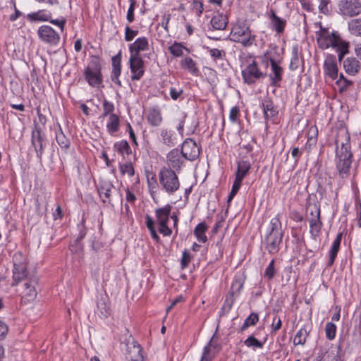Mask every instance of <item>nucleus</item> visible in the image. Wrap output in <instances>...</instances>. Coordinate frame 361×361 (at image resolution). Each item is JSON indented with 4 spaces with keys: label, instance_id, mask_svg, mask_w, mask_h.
<instances>
[{
    "label": "nucleus",
    "instance_id": "obj_1",
    "mask_svg": "<svg viewBox=\"0 0 361 361\" xmlns=\"http://www.w3.org/2000/svg\"><path fill=\"white\" fill-rule=\"evenodd\" d=\"M334 142L336 167L339 176L341 178H345L349 175L353 161L350 135L347 128L341 126L336 129Z\"/></svg>",
    "mask_w": 361,
    "mask_h": 361
},
{
    "label": "nucleus",
    "instance_id": "obj_2",
    "mask_svg": "<svg viewBox=\"0 0 361 361\" xmlns=\"http://www.w3.org/2000/svg\"><path fill=\"white\" fill-rule=\"evenodd\" d=\"M283 235L281 223L279 218L276 216L271 220L270 228L264 239L265 247L270 254L279 251Z\"/></svg>",
    "mask_w": 361,
    "mask_h": 361
},
{
    "label": "nucleus",
    "instance_id": "obj_3",
    "mask_svg": "<svg viewBox=\"0 0 361 361\" xmlns=\"http://www.w3.org/2000/svg\"><path fill=\"white\" fill-rule=\"evenodd\" d=\"M159 181L161 189L168 195H173L180 185L176 173L166 166L163 167L159 173Z\"/></svg>",
    "mask_w": 361,
    "mask_h": 361
},
{
    "label": "nucleus",
    "instance_id": "obj_4",
    "mask_svg": "<svg viewBox=\"0 0 361 361\" xmlns=\"http://www.w3.org/2000/svg\"><path fill=\"white\" fill-rule=\"evenodd\" d=\"M13 264L12 286H14L27 277V258L21 252H16L13 256Z\"/></svg>",
    "mask_w": 361,
    "mask_h": 361
},
{
    "label": "nucleus",
    "instance_id": "obj_5",
    "mask_svg": "<svg viewBox=\"0 0 361 361\" xmlns=\"http://www.w3.org/2000/svg\"><path fill=\"white\" fill-rule=\"evenodd\" d=\"M101 64L97 58H94L85 69L84 75L88 84L92 87H98L102 84V75Z\"/></svg>",
    "mask_w": 361,
    "mask_h": 361
},
{
    "label": "nucleus",
    "instance_id": "obj_6",
    "mask_svg": "<svg viewBox=\"0 0 361 361\" xmlns=\"http://www.w3.org/2000/svg\"><path fill=\"white\" fill-rule=\"evenodd\" d=\"M171 209L172 206L169 204L163 207L155 209L156 221L159 225V231L164 236H170L172 234V230L167 225Z\"/></svg>",
    "mask_w": 361,
    "mask_h": 361
},
{
    "label": "nucleus",
    "instance_id": "obj_7",
    "mask_svg": "<svg viewBox=\"0 0 361 361\" xmlns=\"http://www.w3.org/2000/svg\"><path fill=\"white\" fill-rule=\"evenodd\" d=\"M307 220L310 224V233L312 236H317L322 227L320 218V208L316 204H309L307 207Z\"/></svg>",
    "mask_w": 361,
    "mask_h": 361
},
{
    "label": "nucleus",
    "instance_id": "obj_8",
    "mask_svg": "<svg viewBox=\"0 0 361 361\" xmlns=\"http://www.w3.org/2000/svg\"><path fill=\"white\" fill-rule=\"evenodd\" d=\"M242 76L246 84L252 85L257 80L264 78L267 74L260 71L255 61H252L242 71Z\"/></svg>",
    "mask_w": 361,
    "mask_h": 361
},
{
    "label": "nucleus",
    "instance_id": "obj_9",
    "mask_svg": "<svg viewBox=\"0 0 361 361\" xmlns=\"http://www.w3.org/2000/svg\"><path fill=\"white\" fill-rule=\"evenodd\" d=\"M338 7V13L344 16L353 17L361 13V2L359 0H340Z\"/></svg>",
    "mask_w": 361,
    "mask_h": 361
},
{
    "label": "nucleus",
    "instance_id": "obj_10",
    "mask_svg": "<svg viewBox=\"0 0 361 361\" xmlns=\"http://www.w3.org/2000/svg\"><path fill=\"white\" fill-rule=\"evenodd\" d=\"M39 38L51 45H56L60 41V35L51 26L43 25L37 30Z\"/></svg>",
    "mask_w": 361,
    "mask_h": 361
},
{
    "label": "nucleus",
    "instance_id": "obj_11",
    "mask_svg": "<svg viewBox=\"0 0 361 361\" xmlns=\"http://www.w3.org/2000/svg\"><path fill=\"white\" fill-rule=\"evenodd\" d=\"M341 40L340 35L336 32H332L331 34L324 32L317 38V43L321 49H326L330 47L334 49Z\"/></svg>",
    "mask_w": 361,
    "mask_h": 361
},
{
    "label": "nucleus",
    "instance_id": "obj_12",
    "mask_svg": "<svg viewBox=\"0 0 361 361\" xmlns=\"http://www.w3.org/2000/svg\"><path fill=\"white\" fill-rule=\"evenodd\" d=\"M200 148L197 147V143L192 139H186L181 147L180 152L185 159L190 161L195 160L200 155Z\"/></svg>",
    "mask_w": 361,
    "mask_h": 361
},
{
    "label": "nucleus",
    "instance_id": "obj_13",
    "mask_svg": "<svg viewBox=\"0 0 361 361\" xmlns=\"http://www.w3.org/2000/svg\"><path fill=\"white\" fill-rule=\"evenodd\" d=\"M130 68L132 73L131 80H138L144 75V61L141 56H130Z\"/></svg>",
    "mask_w": 361,
    "mask_h": 361
},
{
    "label": "nucleus",
    "instance_id": "obj_14",
    "mask_svg": "<svg viewBox=\"0 0 361 361\" xmlns=\"http://www.w3.org/2000/svg\"><path fill=\"white\" fill-rule=\"evenodd\" d=\"M184 157L178 149H173L166 155L168 167L175 172H179L184 162Z\"/></svg>",
    "mask_w": 361,
    "mask_h": 361
},
{
    "label": "nucleus",
    "instance_id": "obj_15",
    "mask_svg": "<svg viewBox=\"0 0 361 361\" xmlns=\"http://www.w3.org/2000/svg\"><path fill=\"white\" fill-rule=\"evenodd\" d=\"M126 345V359L128 361H145L142 348L137 341L128 342Z\"/></svg>",
    "mask_w": 361,
    "mask_h": 361
},
{
    "label": "nucleus",
    "instance_id": "obj_16",
    "mask_svg": "<svg viewBox=\"0 0 361 361\" xmlns=\"http://www.w3.org/2000/svg\"><path fill=\"white\" fill-rule=\"evenodd\" d=\"M115 188L111 181L102 179L97 186V190L102 201L104 204L111 203V193Z\"/></svg>",
    "mask_w": 361,
    "mask_h": 361
},
{
    "label": "nucleus",
    "instance_id": "obj_17",
    "mask_svg": "<svg viewBox=\"0 0 361 361\" xmlns=\"http://www.w3.org/2000/svg\"><path fill=\"white\" fill-rule=\"evenodd\" d=\"M271 63V73L269 74L271 85L279 87L283 78V69L279 63L273 58H267Z\"/></svg>",
    "mask_w": 361,
    "mask_h": 361
},
{
    "label": "nucleus",
    "instance_id": "obj_18",
    "mask_svg": "<svg viewBox=\"0 0 361 361\" xmlns=\"http://www.w3.org/2000/svg\"><path fill=\"white\" fill-rule=\"evenodd\" d=\"M324 72L332 80L338 78V68L336 57L334 55L329 54L326 57L324 63Z\"/></svg>",
    "mask_w": 361,
    "mask_h": 361
},
{
    "label": "nucleus",
    "instance_id": "obj_19",
    "mask_svg": "<svg viewBox=\"0 0 361 361\" xmlns=\"http://www.w3.org/2000/svg\"><path fill=\"white\" fill-rule=\"evenodd\" d=\"M32 145L34 147L37 157L41 159L44 153V137L39 128L36 127L32 132Z\"/></svg>",
    "mask_w": 361,
    "mask_h": 361
},
{
    "label": "nucleus",
    "instance_id": "obj_20",
    "mask_svg": "<svg viewBox=\"0 0 361 361\" xmlns=\"http://www.w3.org/2000/svg\"><path fill=\"white\" fill-rule=\"evenodd\" d=\"M147 49H149V42L145 37H138L129 45L130 56H141L140 52Z\"/></svg>",
    "mask_w": 361,
    "mask_h": 361
},
{
    "label": "nucleus",
    "instance_id": "obj_21",
    "mask_svg": "<svg viewBox=\"0 0 361 361\" xmlns=\"http://www.w3.org/2000/svg\"><path fill=\"white\" fill-rule=\"evenodd\" d=\"M244 282L240 278L235 279L233 281L229 291V295L226 299V304L228 306V309L230 310L234 302V295H238L240 293V290L243 287Z\"/></svg>",
    "mask_w": 361,
    "mask_h": 361
},
{
    "label": "nucleus",
    "instance_id": "obj_22",
    "mask_svg": "<svg viewBox=\"0 0 361 361\" xmlns=\"http://www.w3.org/2000/svg\"><path fill=\"white\" fill-rule=\"evenodd\" d=\"M112 71L111 75V80L117 84L118 86H121V82L119 80V76L121 73V53L119 51L116 56L112 57Z\"/></svg>",
    "mask_w": 361,
    "mask_h": 361
},
{
    "label": "nucleus",
    "instance_id": "obj_23",
    "mask_svg": "<svg viewBox=\"0 0 361 361\" xmlns=\"http://www.w3.org/2000/svg\"><path fill=\"white\" fill-rule=\"evenodd\" d=\"M27 282L25 283L24 291L22 292L23 298L27 301L33 300L37 296V290L35 288V284L37 281L36 279L26 278Z\"/></svg>",
    "mask_w": 361,
    "mask_h": 361
},
{
    "label": "nucleus",
    "instance_id": "obj_24",
    "mask_svg": "<svg viewBox=\"0 0 361 361\" xmlns=\"http://www.w3.org/2000/svg\"><path fill=\"white\" fill-rule=\"evenodd\" d=\"M343 67L347 73L353 75L359 72L360 63L356 58L348 57L343 61Z\"/></svg>",
    "mask_w": 361,
    "mask_h": 361
},
{
    "label": "nucleus",
    "instance_id": "obj_25",
    "mask_svg": "<svg viewBox=\"0 0 361 361\" xmlns=\"http://www.w3.org/2000/svg\"><path fill=\"white\" fill-rule=\"evenodd\" d=\"M228 18L225 15L217 14L214 16L210 21L211 25L214 30H224L228 25Z\"/></svg>",
    "mask_w": 361,
    "mask_h": 361
},
{
    "label": "nucleus",
    "instance_id": "obj_26",
    "mask_svg": "<svg viewBox=\"0 0 361 361\" xmlns=\"http://www.w3.org/2000/svg\"><path fill=\"white\" fill-rule=\"evenodd\" d=\"M97 312L99 317L102 318H106L110 314V305L106 298L101 297L97 300Z\"/></svg>",
    "mask_w": 361,
    "mask_h": 361
},
{
    "label": "nucleus",
    "instance_id": "obj_27",
    "mask_svg": "<svg viewBox=\"0 0 361 361\" xmlns=\"http://www.w3.org/2000/svg\"><path fill=\"white\" fill-rule=\"evenodd\" d=\"M180 64L182 68L188 70L192 75L195 76L200 75V70L192 58L189 56L184 58L180 61Z\"/></svg>",
    "mask_w": 361,
    "mask_h": 361
},
{
    "label": "nucleus",
    "instance_id": "obj_28",
    "mask_svg": "<svg viewBox=\"0 0 361 361\" xmlns=\"http://www.w3.org/2000/svg\"><path fill=\"white\" fill-rule=\"evenodd\" d=\"M262 108L266 120L272 118L278 114V110L275 107L274 103L269 99H266L262 102Z\"/></svg>",
    "mask_w": 361,
    "mask_h": 361
},
{
    "label": "nucleus",
    "instance_id": "obj_29",
    "mask_svg": "<svg viewBox=\"0 0 361 361\" xmlns=\"http://www.w3.org/2000/svg\"><path fill=\"white\" fill-rule=\"evenodd\" d=\"M251 165L248 161L241 160L238 162L237 171L235 173V178L238 180L243 181L250 169Z\"/></svg>",
    "mask_w": 361,
    "mask_h": 361
},
{
    "label": "nucleus",
    "instance_id": "obj_30",
    "mask_svg": "<svg viewBox=\"0 0 361 361\" xmlns=\"http://www.w3.org/2000/svg\"><path fill=\"white\" fill-rule=\"evenodd\" d=\"M147 119L151 126H159L162 122V117L160 110L157 109H150L148 111Z\"/></svg>",
    "mask_w": 361,
    "mask_h": 361
},
{
    "label": "nucleus",
    "instance_id": "obj_31",
    "mask_svg": "<svg viewBox=\"0 0 361 361\" xmlns=\"http://www.w3.org/2000/svg\"><path fill=\"white\" fill-rule=\"evenodd\" d=\"M120 121L118 116L115 114L109 115V121L106 124V128L108 133L111 135H114L119 130Z\"/></svg>",
    "mask_w": 361,
    "mask_h": 361
},
{
    "label": "nucleus",
    "instance_id": "obj_32",
    "mask_svg": "<svg viewBox=\"0 0 361 361\" xmlns=\"http://www.w3.org/2000/svg\"><path fill=\"white\" fill-rule=\"evenodd\" d=\"M341 238H342V233H340L337 235L336 238H335V240H334V242L332 243V245H331V250L329 252V263H328L329 266H331L334 262V260L336 257L337 253L339 250Z\"/></svg>",
    "mask_w": 361,
    "mask_h": 361
},
{
    "label": "nucleus",
    "instance_id": "obj_33",
    "mask_svg": "<svg viewBox=\"0 0 361 361\" xmlns=\"http://www.w3.org/2000/svg\"><path fill=\"white\" fill-rule=\"evenodd\" d=\"M51 17V13L49 12H47L43 10L38 11L35 13H29L27 16V18L33 22V21H48L50 20Z\"/></svg>",
    "mask_w": 361,
    "mask_h": 361
},
{
    "label": "nucleus",
    "instance_id": "obj_34",
    "mask_svg": "<svg viewBox=\"0 0 361 361\" xmlns=\"http://www.w3.org/2000/svg\"><path fill=\"white\" fill-rule=\"evenodd\" d=\"M270 18L274 27V29L278 32L281 33L283 32L286 21L280 17L277 16L274 11H271Z\"/></svg>",
    "mask_w": 361,
    "mask_h": 361
},
{
    "label": "nucleus",
    "instance_id": "obj_35",
    "mask_svg": "<svg viewBox=\"0 0 361 361\" xmlns=\"http://www.w3.org/2000/svg\"><path fill=\"white\" fill-rule=\"evenodd\" d=\"M207 228L208 226L204 222L200 223L196 226L194 230V234L199 242L203 243L207 242V238L205 235V232L207 231Z\"/></svg>",
    "mask_w": 361,
    "mask_h": 361
},
{
    "label": "nucleus",
    "instance_id": "obj_36",
    "mask_svg": "<svg viewBox=\"0 0 361 361\" xmlns=\"http://www.w3.org/2000/svg\"><path fill=\"white\" fill-rule=\"evenodd\" d=\"M249 27L245 25H235L231 32V39L235 42L238 38L244 35L247 32H250Z\"/></svg>",
    "mask_w": 361,
    "mask_h": 361
},
{
    "label": "nucleus",
    "instance_id": "obj_37",
    "mask_svg": "<svg viewBox=\"0 0 361 361\" xmlns=\"http://www.w3.org/2000/svg\"><path fill=\"white\" fill-rule=\"evenodd\" d=\"M161 141L164 145L169 147H173L176 145V138L171 131L162 129L161 131Z\"/></svg>",
    "mask_w": 361,
    "mask_h": 361
},
{
    "label": "nucleus",
    "instance_id": "obj_38",
    "mask_svg": "<svg viewBox=\"0 0 361 361\" xmlns=\"http://www.w3.org/2000/svg\"><path fill=\"white\" fill-rule=\"evenodd\" d=\"M309 336V331H307L306 328H301L296 333L293 339V344L295 345H303L306 343L307 338Z\"/></svg>",
    "mask_w": 361,
    "mask_h": 361
},
{
    "label": "nucleus",
    "instance_id": "obj_39",
    "mask_svg": "<svg viewBox=\"0 0 361 361\" xmlns=\"http://www.w3.org/2000/svg\"><path fill=\"white\" fill-rule=\"evenodd\" d=\"M114 149L122 155H123L124 154L129 155L130 154L132 153L131 148L126 140H123L120 142H116L114 144Z\"/></svg>",
    "mask_w": 361,
    "mask_h": 361
},
{
    "label": "nucleus",
    "instance_id": "obj_40",
    "mask_svg": "<svg viewBox=\"0 0 361 361\" xmlns=\"http://www.w3.org/2000/svg\"><path fill=\"white\" fill-rule=\"evenodd\" d=\"M146 226L150 232L152 238L157 243L159 242L160 238L157 233L154 221L149 215L146 216Z\"/></svg>",
    "mask_w": 361,
    "mask_h": 361
},
{
    "label": "nucleus",
    "instance_id": "obj_41",
    "mask_svg": "<svg viewBox=\"0 0 361 361\" xmlns=\"http://www.w3.org/2000/svg\"><path fill=\"white\" fill-rule=\"evenodd\" d=\"M348 28L351 34L361 36V18L353 19L348 23Z\"/></svg>",
    "mask_w": 361,
    "mask_h": 361
},
{
    "label": "nucleus",
    "instance_id": "obj_42",
    "mask_svg": "<svg viewBox=\"0 0 361 361\" xmlns=\"http://www.w3.org/2000/svg\"><path fill=\"white\" fill-rule=\"evenodd\" d=\"M208 52L211 57L214 60H224L226 58V51L224 49H219L216 48H210L209 47H204Z\"/></svg>",
    "mask_w": 361,
    "mask_h": 361
},
{
    "label": "nucleus",
    "instance_id": "obj_43",
    "mask_svg": "<svg viewBox=\"0 0 361 361\" xmlns=\"http://www.w3.org/2000/svg\"><path fill=\"white\" fill-rule=\"evenodd\" d=\"M349 42L342 39L339 42L338 47H336L334 49L338 52V61H341L344 56L348 53Z\"/></svg>",
    "mask_w": 361,
    "mask_h": 361
},
{
    "label": "nucleus",
    "instance_id": "obj_44",
    "mask_svg": "<svg viewBox=\"0 0 361 361\" xmlns=\"http://www.w3.org/2000/svg\"><path fill=\"white\" fill-rule=\"evenodd\" d=\"M259 321V316L257 313H251L245 320L242 326L240 327V331H244L250 326L255 325Z\"/></svg>",
    "mask_w": 361,
    "mask_h": 361
},
{
    "label": "nucleus",
    "instance_id": "obj_45",
    "mask_svg": "<svg viewBox=\"0 0 361 361\" xmlns=\"http://www.w3.org/2000/svg\"><path fill=\"white\" fill-rule=\"evenodd\" d=\"M255 40V37L252 35L251 31H250L238 38L235 42L242 44L243 47H250L254 43Z\"/></svg>",
    "mask_w": 361,
    "mask_h": 361
},
{
    "label": "nucleus",
    "instance_id": "obj_46",
    "mask_svg": "<svg viewBox=\"0 0 361 361\" xmlns=\"http://www.w3.org/2000/svg\"><path fill=\"white\" fill-rule=\"evenodd\" d=\"M56 140L61 149L66 150L69 148L70 140L65 136L61 130L56 133Z\"/></svg>",
    "mask_w": 361,
    "mask_h": 361
},
{
    "label": "nucleus",
    "instance_id": "obj_47",
    "mask_svg": "<svg viewBox=\"0 0 361 361\" xmlns=\"http://www.w3.org/2000/svg\"><path fill=\"white\" fill-rule=\"evenodd\" d=\"M188 50L180 43L174 42L171 46L169 47L170 53L175 57H180L183 55V50Z\"/></svg>",
    "mask_w": 361,
    "mask_h": 361
},
{
    "label": "nucleus",
    "instance_id": "obj_48",
    "mask_svg": "<svg viewBox=\"0 0 361 361\" xmlns=\"http://www.w3.org/2000/svg\"><path fill=\"white\" fill-rule=\"evenodd\" d=\"M299 66V50L297 46L292 49V58L290 60L289 68L292 71L296 70Z\"/></svg>",
    "mask_w": 361,
    "mask_h": 361
},
{
    "label": "nucleus",
    "instance_id": "obj_49",
    "mask_svg": "<svg viewBox=\"0 0 361 361\" xmlns=\"http://www.w3.org/2000/svg\"><path fill=\"white\" fill-rule=\"evenodd\" d=\"M244 344L248 347L252 348L254 350L256 348H262L264 343L257 339L255 336H249L245 341Z\"/></svg>",
    "mask_w": 361,
    "mask_h": 361
},
{
    "label": "nucleus",
    "instance_id": "obj_50",
    "mask_svg": "<svg viewBox=\"0 0 361 361\" xmlns=\"http://www.w3.org/2000/svg\"><path fill=\"white\" fill-rule=\"evenodd\" d=\"M336 326L332 322H327L325 326V333L326 338L331 341L335 338L336 334Z\"/></svg>",
    "mask_w": 361,
    "mask_h": 361
},
{
    "label": "nucleus",
    "instance_id": "obj_51",
    "mask_svg": "<svg viewBox=\"0 0 361 361\" xmlns=\"http://www.w3.org/2000/svg\"><path fill=\"white\" fill-rule=\"evenodd\" d=\"M119 169L122 175L127 174L128 176L132 177L135 174V170L131 162L121 164Z\"/></svg>",
    "mask_w": 361,
    "mask_h": 361
},
{
    "label": "nucleus",
    "instance_id": "obj_52",
    "mask_svg": "<svg viewBox=\"0 0 361 361\" xmlns=\"http://www.w3.org/2000/svg\"><path fill=\"white\" fill-rule=\"evenodd\" d=\"M275 274L274 259H272L265 269L264 276L268 280H271L274 277Z\"/></svg>",
    "mask_w": 361,
    "mask_h": 361
},
{
    "label": "nucleus",
    "instance_id": "obj_53",
    "mask_svg": "<svg viewBox=\"0 0 361 361\" xmlns=\"http://www.w3.org/2000/svg\"><path fill=\"white\" fill-rule=\"evenodd\" d=\"M190 261H191L190 254L187 250H185L183 252L182 258L180 260L181 269H185L190 264Z\"/></svg>",
    "mask_w": 361,
    "mask_h": 361
},
{
    "label": "nucleus",
    "instance_id": "obj_54",
    "mask_svg": "<svg viewBox=\"0 0 361 361\" xmlns=\"http://www.w3.org/2000/svg\"><path fill=\"white\" fill-rule=\"evenodd\" d=\"M138 34L137 30H132L129 26H127L125 29V40L130 42L133 38Z\"/></svg>",
    "mask_w": 361,
    "mask_h": 361
},
{
    "label": "nucleus",
    "instance_id": "obj_55",
    "mask_svg": "<svg viewBox=\"0 0 361 361\" xmlns=\"http://www.w3.org/2000/svg\"><path fill=\"white\" fill-rule=\"evenodd\" d=\"M183 90L181 87H171L169 94L173 100H177L183 94Z\"/></svg>",
    "mask_w": 361,
    "mask_h": 361
},
{
    "label": "nucleus",
    "instance_id": "obj_56",
    "mask_svg": "<svg viewBox=\"0 0 361 361\" xmlns=\"http://www.w3.org/2000/svg\"><path fill=\"white\" fill-rule=\"evenodd\" d=\"M336 85L338 87L339 92H342L347 90V88L352 84L350 81L346 80H337L336 81Z\"/></svg>",
    "mask_w": 361,
    "mask_h": 361
},
{
    "label": "nucleus",
    "instance_id": "obj_57",
    "mask_svg": "<svg viewBox=\"0 0 361 361\" xmlns=\"http://www.w3.org/2000/svg\"><path fill=\"white\" fill-rule=\"evenodd\" d=\"M330 4V0H321L319 9L320 13L327 15L329 13L330 10L329 8V4Z\"/></svg>",
    "mask_w": 361,
    "mask_h": 361
},
{
    "label": "nucleus",
    "instance_id": "obj_58",
    "mask_svg": "<svg viewBox=\"0 0 361 361\" xmlns=\"http://www.w3.org/2000/svg\"><path fill=\"white\" fill-rule=\"evenodd\" d=\"M136 3L130 2V6L128 8V12H127V20L129 23H132L134 20V11L135 8Z\"/></svg>",
    "mask_w": 361,
    "mask_h": 361
},
{
    "label": "nucleus",
    "instance_id": "obj_59",
    "mask_svg": "<svg viewBox=\"0 0 361 361\" xmlns=\"http://www.w3.org/2000/svg\"><path fill=\"white\" fill-rule=\"evenodd\" d=\"M282 321L280 317L275 316L273 318V322L271 324V330L274 332H276L281 328Z\"/></svg>",
    "mask_w": 361,
    "mask_h": 361
},
{
    "label": "nucleus",
    "instance_id": "obj_60",
    "mask_svg": "<svg viewBox=\"0 0 361 361\" xmlns=\"http://www.w3.org/2000/svg\"><path fill=\"white\" fill-rule=\"evenodd\" d=\"M240 110L238 106H233L231 108L229 114V118L233 123L236 122L237 118L239 116Z\"/></svg>",
    "mask_w": 361,
    "mask_h": 361
},
{
    "label": "nucleus",
    "instance_id": "obj_61",
    "mask_svg": "<svg viewBox=\"0 0 361 361\" xmlns=\"http://www.w3.org/2000/svg\"><path fill=\"white\" fill-rule=\"evenodd\" d=\"M8 332V327L7 324L0 320V340H3L6 338Z\"/></svg>",
    "mask_w": 361,
    "mask_h": 361
},
{
    "label": "nucleus",
    "instance_id": "obj_62",
    "mask_svg": "<svg viewBox=\"0 0 361 361\" xmlns=\"http://www.w3.org/2000/svg\"><path fill=\"white\" fill-rule=\"evenodd\" d=\"M192 7L197 16H200L202 13L203 5L200 1L195 0L192 3Z\"/></svg>",
    "mask_w": 361,
    "mask_h": 361
},
{
    "label": "nucleus",
    "instance_id": "obj_63",
    "mask_svg": "<svg viewBox=\"0 0 361 361\" xmlns=\"http://www.w3.org/2000/svg\"><path fill=\"white\" fill-rule=\"evenodd\" d=\"M126 200L127 202L130 204H134L137 200L135 195L133 192H131L128 188L126 189Z\"/></svg>",
    "mask_w": 361,
    "mask_h": 361
},
{
    "label": "nucleus",
    "instance_id": "obj_64",
    "mask_svg": "<svg viewBox=\"0 0 361 361\" xmlns=\"http://www.w3.org/2000/svg\"><path fill=\"white\" fill-rule=\"evenodd\" d=\"M355 208L357 212V216L358 218L357 224L361 227V202L360 199H357L355 202Z\"/></svg>",
    "mask_w": 361,
    "mask_h": 361
}]
</instances>
